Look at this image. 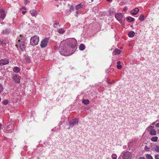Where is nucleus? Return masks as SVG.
Masks as SVG:
<instances>
[{
	"instance_id": "nucleus-1",
	"label": "nucleus",
	"mask_w": 159,
	"mask_h": 159,
	"mask_svg": "<svg viewBox=\"0 0 159 159\" xmlns=\"http://www.w3.org/2000/svg\"><path fill=\"white\" fill-rule=\"evenodd\" d=\"M77 44V41L74 38H71L62 41L59 48L61 54L65 56L70 55L71 48H75Z\"/></svg>"
},
{
	"instance_id": "nucleus-2",
	"label": "nucleus",
	"mask_w": 159,
	"mask_h": 159,
	"mask_svg": "<svg viewBox=\"0 0 159 159\" xmlns=\"http://www.w3.org/2000/svg\"><path fill=\"white\" fill-rule=\"evenodd\" d=\"M123 159H131L132 157V155L130 152L127 151H124L121 154Z\"/></svg>"
},
{
	"instance_id": "nucleus-3",
	"label": "nucleus",
	"mask_w": 159,
	"mask_h": 159,
	"mask_svg": "<svg viewBox=\"0 0 159 159\" xmlns=\"http://www.w3.org/2000/svg\"><path fill=\"white\" fill-rule=\"evenodd\" d=\"M39 37L37 35L34 36L30 39V44L33 46H36L38 44L39 41Z\"/></svg>"
},
{
	"instance_id": "nucleus-4",
	"label": "nucleus",
	"mask_w": 159,
	"mask_h": 159,
	"mask_svg": "<svg viewBox=\"0 0 159 159\" xmlns=\"http://www.w3.org/2000/svg\"><path fill=\"white\" fill-rule=\"evenodd\" d=\"M116 19L121 23H122L125 20V17L121 13H117L115 14Z\"/></svg>"
},
{
	"instance_id": "nucleus-5",
	"label": "nucleus",
	"mask_w": 159,
	"mask_h": 159,
	"mask_svg": "<svg viewBox=\"0 0 159 159\" xmlns=\"http://www.w3.org/2000/svg\"><path fill=\"white\" fill-rule=\"evenodd\" d=\"M18 40L19 42V47L20 49L22 51H24L25 50L26 43L23 40H20V39H19Z\"/></svg>"
},
{
	"instance_id": "nucleus-6",
	"label": "nucleus",
	"mask_w": 159,
	"mask_h": 159,
	"mask_svg": "<svg viewBox=\"0 0 159 159\" xmlns=\"http://www.w3.org/2000/svg\"><path fill=\"white\" fill-rule=\"evenodd\" d=\"M49 41V39L48 38H45L43 39L41 41L40 44V46L41 48L45 47L47 45Z\"/></svg>"
},
{
	"instance_id": "nucleus-7",
	"label": "nucleus",
	"mask_w": 159,
	"mask_h": 159,
	"mask_svg": "<svg viewBox=\"0 0 159 159\" xmlns=\"http://www.w3.org/2000/svg\"><path fill=\"white\" fill-rule=\"evenodd\" d=\"M78 119L76 118H74L72 120L69 122L70 127H73L75 124H78Z\"/></svg>"
},
{
	"instance_id": "nucleus-8",
	"label": "nucleus",
	"mask_w": 159,
	"mask_h": 159,
	"mask_svg": "<svg viewBox=\"0 0 159 159\" xmlns=\"http://www.w3.org/2000/svg\"><path fill=\"white\" fill-rule=\"evenodd\" d=\"M13 81L15 83H19L20 82V77L19 76H17L16 75H14L12 78Z\"/></svg>"
},
{
	"instance_id": "nucleus-9",
	"label": "nucleus",
	"mask_w": 159,
	"mask_h": 159,
	"mask_svg": "<svg viewBox=\"0 0 159 159\" xmlns=\"http://www.w3.org/2000/svg\"><path fill=\"white\" fill-rule=\"evenodd\" d=\"M8 63L9 61L6 58L1 59L0 60V65L1 66H3L7 64Z\"/></svg>"
},
{
	"instance_id": "nucleus-10",
	"label": "nucleus",
	"mask_w": 159,
	"mask_h": 159,
	"mask_svg": "<svg viewBox=\"0 0 159 159\" xmlns=\"http://www.w3.org/2000/svg\"><path fill=\"white\" fill-rule=\"evenodd\" d=\"M30 12L32 16L36 17L38 14V12L34 9L30 10Z\"/></svg>"
},
{
	"instance_id": "nucleus-11",
	"label": "nucleus",
	"mask_w": 159,
	"mask_h": 159,
	"mask_svg": "<svg viewBox=\"0 0 159 159\" xmlns=\"http://www.w3.org/2000/svg\"><path fill=\"white\" fill-rule=\"evenodd\" d=\"M0 13H1V18L2 19H3L5 16H6V13L5 12L3 9H1L0 10Z\"/></svg>"
},
{
	"instance_id": "nucleus-12",
	"label": "nucleus",
	"mask_w": 159,
	"mask_h": 159,
	"mask_svg": "<svg viewBox=\"0 0 159 159\" xmlns=\"http://www.w3.org/2000/svg\"><path fill=\"white\" fill-rule=\"evenodd\" d=\"M139 10L138 8H135L134 10L130 11V13L133 15H136L139 11Z\"/></svg>"
},
{
	"instance_id": "nucleus-13",
	"label": "nucleus",
	"mask_w": 159,
	"mask_h": 159,
	"mask_svg": "<svg viewBox=\"0 0 159 159\" xmlns=\"http://www.w3.org/2000/svg\"><path fill=\"white\" fill-rule=\"evenodd\" d=\"M10 32V30L9 29H6L3 30L2 32V34L4 35H7Z\"/></svg>"
},
{
	"instance_id": "nucleus-14",
	"label": "nucleus",
	"mask_w": 159,
	"mask_h": 159,
	"mask_svg": "<svg viewBox=\"0 0 159 159\" xmlns=\"http://www.w3.org/2000/svg\"><path fill=\"white\" fill-rule=\"evenodd\" d=\"M0 42H1V43L2 44V45L3 47H4L6 46L7 43V41L3 39H1L0 40Z\"/></svg>"
},
{
	"instance_id": "nucleus-15",
	"label": "nucleus",
	"mask_w": 159,
	"mask_h": 159,
	"mask_svg": "<svg viewBox=\"0 0 159 159\" xmlns=\"http://www.w3.org/2000/svg\"><path fill=\"white\" fill-rule=\"evenodd\" d=\"M64 118H65L64 117L63 118H62V119H61V120L59 122V125H62L64 123L65 120L67 121H68V119L67 118H65V119H64Z\"/></svg>"
},
{
	"instance_id": "nucleus-16",
	"label": "nucleus",
	"mask_w": 159,
	"mask_h": 159,
	"mask_svg": "<svg viewBox=\"0 0 159 159\" xmlns=\"http://www.w3.org/2000/svg\"><path fill=\"white\" fill-rule=\"evenodd\" d=\"M64 118H65L64 117L63 118H62V119H61V120L59 122V125H62L64 123L65 120L67 121H68V119L67 118H65V119H64Z\"/></svg>"
},
{
	"instance_id": "nucleus-17",
	"label": "nucleus",
	"mask_w": 159,
	"mask_h": 159,
	"mask_svg": "<svg viewBox=\"0 0 159 159\" xmlns=\"http://www.w3.org/2000/svg\"><path fill=\"white\" fill-rule=\"evenodd\" d=\"M64 118H65L64 117L63 118H62V119H61V120L59 122V125H62L64 123L65 120L67 121H68V119L67 118H65V119H64Z\"/></svg>"
},
{
	"instance_id": "nucleus-18",
	"label": "nucleus",
	"mask_w": 159,
	"mask_h": 159,
	"mask_svg": "<svg viewBox=\"0 0 159 159\" xmlns=\"http://www.w3.org/2000/svg\"><path fill=\"white\" fill-rule=\"evenodd\" d=\"M135 33L133 31H130L128 34V35L129 37H132L134 36Z\"/></svg>"
},
{
	"instance_id": "nucleus-19",
	"label": "nucleus",
	"mask_w": 159,
	"mask_h": 159,
	"mask_svg": "<svg viewBox=\"0 0 159 159\" xmlns=\"http://www.w3.org/2000/svg\"><path fill=\"white\" fill-rule=\"evenodd\" d=\"M65 32V30L63 29H57V32L60 34H63Z\"/></svg>"
},
{
	"instance_id": "nucleus-20",
	"label": "nucleus",
	"mask_w": 159,
	"mask_h": 159,
	"mask_svg": "<svg viewBox=\"0 0 159 159\" xmlns=\"http://www.w3.org/2000/svg\"><path fill=\"white\" fill-rule=\"evenodd\" d=\"M82 102L84 104L87 105L89 103V101L88 99H84L82 100Z\"/></svg>"
},
{
	"instance_id": "nucleus-21",
	"label": "nucleus",
	"mask_w": 159,
	"mask_h": 159,
	"mask_svg": "<svg viewBox=\"0 0 159 159\" xmlns=\"http://www.w3.org/2000/svg\"><path fill=\"white\" fill-rule=\"evenodd\" d=\"M158 139V137L157 136H154L151 138V140L152 142H156Z\"/></svg>"
},
{
	"instance_id": "nucleus-22",
	"label": "nucleus",
	"mask_w": 159,
	"mask_h": 159,
	"mask_svg": "<svg viewBox=\"0 0 159 159\" xmlns=\"http://www.w3.org/2000/svg\"><path fill=\"white\" fill-rule=\"evenodd\" d=\"M113 53L115 55L117 54H120V50L118 49H116L115 51H114Z\"/></svg>"
},
{
	"instance_id": "nucleus-23",
	"label": "nucleus",
	"mask_w": 159,
	"mask_h": 159,
	"mask_svg": "<svg viewBox=\"0 0 159 159\" xmlns=\"http://www.w3.org/2000/svg\"><path fill=\"white\" fill-rule=\"evenodd\" d=\"M149 133L152 135H156V131L154 129H153L150 131Z\"/></svg>"
},
{
	"instance_id": "nucleus-24",
	"label": "nucleus",
	"mask_w": 159,
	"mask_h": 159,
	"mask_svg": "<svg viewBox=\"0 0 159 159\" xmlns=\"http://www.w3.org/2000/svg\"><path fill=\"white\" fill-rule=\"evenodd\" d=\"M127 20L130 22L134 21V19L131 16H128L127 17Z\"/></svg>"
},
{
	"instance_id": "nucleus-25",
	"label": "nucleus",
	"mask_w": 159,
	"mask_h": 159,
	"mask_svg": "<svg viewBox=\"0 0 159 159\" xmlns=\"http://www.w3.org/2000/svg\"><path fill=\"white\" fill-rule=\"evenodd\" d=\"M13 70L16 72L18 73L20 71V69L18 67H15L14 68Z\"/></svg>"
},
{
	"instance_id": "nucleus-26",
	"label": "nucleus",
	"mask_w": 159,
	"mask_h": 159,
	"mask_svg": "<svg viewBox=\"0 0 159 159\" xmlns=\"http://www.w3.org/2000/svg\"><path fill=\"white\" fill-rule=\"evenodd\" d=\"M139 20L141 21H143L144 20V15L142 14L140 15L139 17Z\"/></svg>"
},
{
	"instance_id": "nucleus-27",
	"label": "nucleus",
	"mask_w": 159,
	"mask_h": 159,
	"mask_svg": "<svg viewBox=\"0 0 159 159\" xmlns=\"http://www.w3.org/2000/svg\"><path fill=\"white\" fill-rule=\"evenodd\" d=\"M85 46L83 44H81L79 47V49L81 50H83L85 49Z\"/></svg>"
},
{
	"instance_id": "nucleus-28",
	"label": "nucleus",
	"mask_w": 159,
	"mask_h": 159,
	"mask_svg": "<svg viewBox=\"0 0 159 159\" xmlns=\"http://www.w3.org/2000/svg\"><path fill=\"white\" fill-rule=\"evenodd\" d=\"M154 127L152 126L151 125L149 126L147 128V130H148L150 132L152 130H153V129Z\"/></svg>"
},
{
	"instance_id": "nucleus-29",
	"label": "nucleus",
	"mask_w": 159,
	"mask_h": 159,
	"mask_svg": "<svg viewBox=\"0 0 159 159\" xmlns=\"http://www.w3.org/2000/svg\"><path fill=\"white\" fill-rule=\"evenodd\" d=\"M25 59L26 61L28 62H30V57L28 56H25Z\"/></svg>"
},
{
	"instance_id": "nucleus-30",
	"label": "nucleus",
	"mask_w": 159,
	"mask_h": 159,
	"mask_svg": "<svg viewBox=\"0 0 159 159\" xmlns=\"http://www.w3.org/2000/svg\"><path fill=\"white\" fill-rule=\"evenodd\" d=\"M147 159H153L152 157L150 154H147L146 155Z\"/></svg>"
},
{
	"instance_id": "nucleus-31",
	"label": "nucleus",
	"mask_w": 159,
	"mask_h": 159,
	"mask_svg": "<svg viewBox=\"0 0 159 159\" xmlns=\"http://www.w3.org/2000/svg\"><path fill=\"white\" fill-rule=\"evenodd\" d=\"M155 151L157 152H159V146L156 145L155 148Z\"/></svg>"
},
{
	"instance_id": "nucleus-32",
	"label": "nucleus",
	"mask_w": 159,
	"mask_h": 159,
	"mask_svg": "<svg viewBox=\"0 0 159 159\" xmlns=\"http://www.w3.org/2000/svg\"><path fill=\"white\" fill-rule=\"evenodd\" d=\"M82 5L81 4V3L79 4V5L76 6V9L77 10H78L79 8H80L82 7Z\"/></svg>"
},
{
	"instance_id": "nucleus-33",
	"label": "nucleus",
	"mask_w": 159,
	"mask_h": 159,
	"mask_svg": "<svg viewBox=\"0 0 159 159\" xmlns=\"http://www.w3.org/2000/svg\"><path fill=\"white\" fill-rule=\"evenodd\" d=\"M111 157L113 159H116L117 156L116 154H113L112 155Z\"/></svg>"
},
{
	"instance_id": "nucleus-34",
	"label": "nucleus",
	"mask_w": 159,
	"mask_h": 159,
	"mask_svg": "<svg viewBox=\"0 0 159 159\" xmlns=\"http://www.w3.org/2000/svg\"><path fill=\"white\" fill-rule=\"evenodd\" d=\"M3 90V87L2 84L0 83V93H1Z\"/></svg>"
},
{
	"instance_id": "nucleus-35",
	"label": "nucleus",
	"mask_w": 159,
	"mask_h": 159,
	"mask_svg": "<svg viewBox=\"0 0 159 159\" xmlns=\"http://www.w3.org/2000/svg\"><path fill=\"white\" fill-rule=\"evenodd\" d=\"M8 103V100H4L2 102V103L5 105H7Z\"/></svg>"
},
{
	"instance_id": "nucleus-36",
	"label": "nucleus",
	"mask_w": 159,
	"mask_h": 159,
	"mask_svg": "<svg viewBox=\"0 0 159 159\" xmlns=\"http://www.w3.org/2000/svg\"><path fill=\"white\" fill-rule=\"evenodd\" d=\"M74 9V7L73 5H71L70 7V10L71 11H73Z\"/></svg>"
},
{
	"instance_id": "nucleus-37",
	"label": "nucleus",
	"mask_w": 159,
	"mask_h": 159,
	"mask_svg": "<svg viewBox=\"0 0 159 159\" xmlns=\"http://www.w3.org/2000/svg\"><path fill=\"white\" fill-rule=\"evenodd\" d=\"M122 66L121 65H117V68L119 69H120L122 68Z\"/></svg>"
},
{
	"instance_id": "nucleus-38",
	"label": "nucleus",
	"mask_w": 159,
	"mask_h": 159,
	"mask_svg": "<svg viewBox=\"0 0 159 159\" xmlns=\"http://www.w3.org/2000/svg\"><path fill=\"white\" fill-rule=\"evenodd\" d=\"M128 9V8L127 7H125L123 9V11H126Z\"/></svg>"
},
{
	"instance_id": "nucleus-39",
	"label": "nucleus",
	"mask_w": 159,
	"mask_h": 159,
	"mask_svg": "<svg viewBox=\"0 0 159 159\" xmlns=\"http://www.w3.org/2000/svg\"><path fill=\"white\" fill-rule=\"evenodd\" d=\"M155 159H159V155H156L155 156Z\"/></svg>"
},
{
	"instance_id": "nucleus-40",
	"label": "nucleus",
	"mask_w": 159,
	"mask_h": 159,
	"mask_svg": "<svg viewBox=\"0 0 159 159\" xmlns=\"http://www.w3.org/2000/svg\"><path fill=\"white\" fill-rule=\"evenodd\" d=\"M30 2V0H25V4H28Z\"/></svg>"
},
{
	"instance_id": "nucleus-41",
	"label": "nucleus",
	"mask_w": 159,
	"mask_h": 159,
	"mask_svg": "<svg viewBox=\"0 0 159 159\" xmlns=\"http://www.w3.org/2000/svg\"><path fill=\"white\" fill-rule=\"evenodd\" d=\"M107 82L109 84H112L114 82V81L112 80L111 82H110V80H108Z\"/></svg>"
},
{
	"instance_id": "nucleus-42",
	"label": "nucleus",
	"mask_w": 159,
	"mask_h": 159,
	"mask_svg": "<svg viewBox=\"0 0 159 159\" xmlns=\"http://www.w3.org/2000/svg\"><path fill=\"white\" fill-rule=\"evenodd\" d=\"M59 24V23L58 22H55L54 23V25H58Z\"/></svg>"
},
{
	"instance_id": "nucleus-43",
	"label": "nucleus",
	"mask_w": 159,
	"mask_h": 159,
	"mask_svg": "<svg viewBox=\"0 0 159 159\" xmlns=\"http://www.w3.org/2000/svg\"><path fill=\"white\" fill-rule=\"evenodd\" d=\"M123 148L124 149H127V146H125V145H124L123 146Z\"/></svg>"
},
{
	"instance_id": "nucleus-44",
	"label": "nucleus",
	"mask_w": 159,
	"mask_h": 159,
	"mask_svg": "<svg viewBox=\"0 0 159 159\" xmlns=\"http://www.w3.org/2000/svg\"><path fill=\"white\" fill-rule=\"evenodd\" d=\"M57 48H58V46H55L54 47V49H55L56 50L57 49Z\"/></svg>"
},
{
	"instance_id": "nucleus-45",
	"label": "nucleus",
	"mask_w": 159,
	"mask_h": 159,
	"mask_svg": "<svg viewBox=\"0 0 159 159\" xmlns=\"http://www.w3.org/2000/svg\"><path fill=\"white\" fill-rule=\"evenodd\" d=\"M26 12V11H22V13L23 14H25V13Z\"/></svg>"
},
{
	"instance_id": "nucleus-46",
	"label": "nucleus",
	"mask_w": 159,
	"mask_h": 159,
	"mask_svg": "<svg viewBox=\"0 0 159 159\" xmlns=\"http://www.w3.org/2000/svg\"><path fill=\"white\" fill-rule=\"evenodd\" d=\"M156 126L159 127V123H157L156 125Z\"/></svg>"
},
{
	"instance_id": "nucleus-47",
	"label": "nucleus",
	"mask_w": 159,
	"mask_h": 159,
	"mask_svg": "<svg viewBox=\"0 0 159 159\" xmlns=\"http://www.w3.org/2000/svg\"><path fill=\"white\" fill-rule=\"evenodd\" d=\"M120 63H121L120 61H118L117 62V64H118V65H120Z\"/></svg>"
},
{
	"instance_id": "nucleus-48",
	"label": "nucleus",
	"mask_w": 159,
	"mask_h": 159,
	"mask_svg": "<svg viewBox=\"0 0 159 159\" xmlns=\"http://www.w3.org/2000/svg\"><path fill=\"white\" fill-rule=\"evenodd\" d=\"M78 12L77 11H76V14H75V16H76V17H77L78 16Z\"/></svg>"
},
{
	"instance_id": "nucleus-49",
	"label": "nucleus",
	"mask_w": 159,
	"mask_h": 159,
	"mask_svg": "<svg viewBox=\"0 0 159 159\" xmlns=\"http://www.w3.org/2000/svg\"><path fill=\"white\" fill-rule=\"evenodd\" d=\"M22 9H26L25 7H22Z\"/></svg>"
},
{
	"instance_id": "nucleus-50",
	"label": "nucleus",
	"mask_w": 159,
	"mask_h": 159,
	"mask_svg": "<svg viewBox=\"0 0 159 159\" xmlns=\"http://www.w3.org/2000/svg\"><path fill=\"white\" fill-rule=\"evenodd\" d=\"M139 159H145V158L143 157H141L139 158Z\"/></svg>"
},
{
	"instance_id": "nucleus-51",
	"label": "nucleus",
	"mask_w": 159,
	"mask_h": 159,
	"mask_svg": "<svg viewBox=\"0 0 159 159\" xmlns=\"http://www.w3.org/2000/svg\"><path fill=\"white\" fill-rule=\"evenodd\" d=\"M108 2H110L112 1V0H106Z\"/></svg>"
},
{
	"instance_id": "nucleus-52",
	"label": "nucleus",
	"mask_w": 159,
	"mask_h": 159,
	"mask_svg": "<svg viewBox=\"0 0 159 159\" xmlns=\"http://www.w3.org/2000/svg\"><path fill=\"white\" fill-rule=\"evenodd\" d=\"M155 123L154 122L152 123V125H155Z\"/></svg>"
},
{
	"instance_id": "nucleus-53",
	"label": "nucleus",
	"mask_w": 159,
	"mask_h": 159,
	"mask_svg": "<svg viewBox=\"0 0 159 159\" xmlns=\"http://www.w3.org/2000/svg\"><path fill=\"white\" fill-rule=\"evenodd\" d=\"M2 126V125H1V123H0V129L1 128Z\"/></svg>"
},
{
	"instance_id": "nucleus-54",
	"label": "nucleus",
	"mask_w": 159,
	"mask_h": 159,
	"mask_svg": "<svg viewBox=\"0 0 159 159\" xmlns=\"http://www.w3.org/2000/svg\"><path fill=\"white\" fill-rule=\"evenodd\" d=\"M93 1V0H91V2H92Z\"/></svg>"
},
{
	"instance_id": "nucleus-55",
	"label": "nucleus",
	"mask_w": 159,
	"mask_h": 159,
	"mask_svg": "<svg viewBox=\"0 0 159 159\" xmlns=\"http://www.w3.org/2000/svg\"><path fill=\"white\" fill-rule=\"evenodd\" d=\"M55 0V1H58V0Z\"/></svg>"
},
{
	"instance_id": "nucleus-56",
	"label": "nucleus",
	"mask_w": 159,
	"mask_h": 159,
	"mask_svg": "<svg viewBox=\"0 0 159 159\" xmlns=\"http://www.w3.org/2000/svg\"><path fill=\"white\" fill-rule=\"evenodd\" d=\"M17 45H16V46H17Z\"/></svg>"
},
{
	"instance_id": "nucleus-57",
	"label": "nucleus",
	"mask_w": 159,
	"mask_h": 159,
	"mask_svg": "<svg viewBox=\"0 0 159 159\" xmlns=\"http://www.w3.org/2000/svg\"><path fill=\"white\" fill-rule=\"evenodd\" d=\"M158 132H159V130H158Z\"/></svg>"
}]
</instances>
